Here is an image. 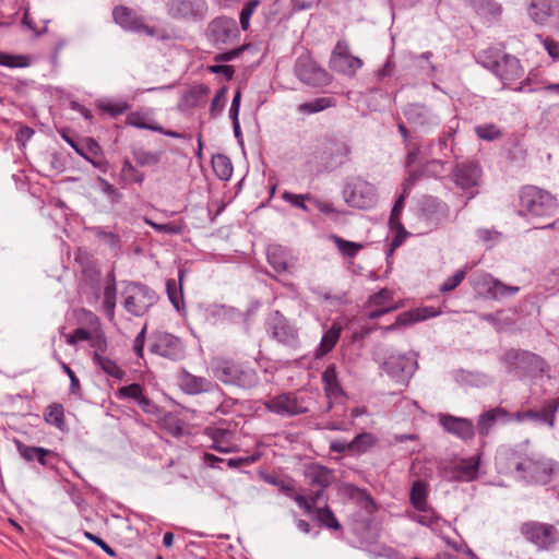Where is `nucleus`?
I'll use <instances>...</instances> for the list:
<instances>
[{
  "label": "nucleus",
  "instance_id": "obj_1",
  "mask_svg": "<svg viewBox=\"0 0 559 559\" xmlns=\"http://www.w3.org/2000/svg\"><path fill=\"white\" fill-rule=\"evenodd\" d=\"M350 153V145L346 141L329 136L313 147L308 163L313 164L319 171H332L344 165Z\"/></svg>",
  "mask_w": 559,
  "mask_h": 559
},
{
  "label": "nucleus",
  "instance_id": "obj_2",
  "mask_svg": "<svg viewBox=\"0 0 559 559\" xmlns=\"http://www.w3.org/2000/svg\"><path fill=\"white\" fill-rule=\"evenodd\" d=\"M211 370L214 378L226 385L251 389L259 383L253 368L233 359L215 358L211 361Z\"/></svg>",
  "mask_w": 559,
  "mask_h": 559
},
{
  "label": "nucleus",
  "instance_id": "obj_3",
  "mask_svg": "<svg viewBox=\"0 0 559 559\" xmlns=\"http://www.w3.org/2000/svg\"><path fill=\"white\" fill-rule=\"evenodd\" d=\"M556 198L548 191L536 186H524L519 191V210L521 216L546 217L557 213Z\"/></svg>",
  "mask_w": 559,
  "mask_h": 559
},
{
  "label": "nucleus",
  "instance_id": "obj_4",
  "mask_svg": "<svg viewBox=\"0 0 559 559\" xmlns=\"http://www.w3.org/2000/svg\"><path fill=\"white\" fill-rule=\"evenodd\" d=\"M507 371L519 379L543 376L547 369L546 360L539 355L520 348H510L501 356Z\"/></svg>",
  "mask_w": 559,
  "mask_h": 559
},
{
  "label": "nucleus",
  "instance_id": "obj_5",
  "mask_svg": "<svg viewBox=\"0 0 559 559\" xmlns=\"http://www.w3.org/2000/svg\"><path fill=\"white\" fill-rule=\"evenodd\" d=\"M417 356L415 352L391 353L384 358L381 367L396 384L406 388L418 369Z\"/></svg>",
  "mask_w": 559,
  "mask_h": 559
},
{
  "label": "nucleus",
  "instance_id": "obj_6",
  "mask_svg": "<svg viewBox=\"0 0 559 559\" xmlns=\"http://www.w3.org/2000/svg\"><path fill=\"white\" fill-rule=\"evenodd\" d=\"M154 289L139 282H130L124 289V309L132 316L141 317L157 302Z\"/></svg>",
  "mask_w": 559,
  "mask_h": 559
},
{
  "label": "nucleus",
  "instance_id": "obj_7",
  "mask_svg": "<svg viewBox=\"0 0 559 559\" xmlns=\"http://www.w3.org/2000/svg\"><path fill=\"white\" fill-rule=\"evenodd\" d=\"M483 170L475 160L457 162L451 173V179L457 188L467 194V202L478 194V187L481 182Z\"/></svg>",
  "mask_w": 559,
  "mask_h": 559
},
{
  "label": "nucleus",
  "instance_id": "obj_8",
  "mask_svg": "<svg viewBox=\"0 0 559 559\" xmlns=\"http://www.w3.org/2000/svg\"><path fill=\"white\" fill-rule=\"evenodd\" d=\"M345 202L356 209L367 210L373 207L378 202L377 189L370 182L355 178L347 182L343 190Z\"/></svg>",
  "mask_w": 559,
  "mask_h": 559
},
{
  "label": "nucleus",
  "instance_id": "obj_9",
  "mask_svg": "<svg viewBox=\"0 0 559 559\" xmlns=\"http://www.w3.org/2000/svg\"><path fill=\"white\" fill-rule=\"evenodd\" d=\"M266 324L271 336L278 343L294 349L300 346L298 328L290 320L284 317L281 311H273L269 317Z\"/></svg>",
  "mask_w": 559,
  "mask_h": 559
},
{
  "label": "nucleus",
  "instance_id": "obj_10",
  "mask_svg": "<svg viewBox=\"0 0 559 559\" xmlns=\"http://www.w3.org/2000/svg\"><path fill=\"white\" fill-rule=\"evenodd\" d=\"M294 72L302 83L313 87H323L331 82L330 74L308 55L297 58Z\"/></svg>",
  "mask_w": 559,
  "mask_h": 559
},
{
  "label": "nucleus",
  "instance_id": "obj_11",
  "mask_svg": "<svg viewBox=\"0 0 559 559\" xmlns=\"http://www.w3.org/2000/svg\"><path fill=\"white\" fill-rule=\"evenodd\" d=\"M239 35L236 20L225 15L213 19L205 31L206 38L216 47L231 44Z\"/></svg>",
  "mask_w": 559,
  "mask_h": 559
},
{
  "label": "nucleus",
  "instance_id": "obj_12",
  "mask_svg": "<svg viewBox=\"0 0 559 559\" xmlns=\"http://www.w3.org/2000/svg\"><path fill=\"white\" fill-rule=\"evenodd\" d=\"M520 532L527 542L534 544L538 549H548L555 544L558 535L554 525L536 521L522 523Z\"/></svg>",
  "mask_w": 559,
  "mask_h": 559
},
{
  "label": "nucleus",
  "instance_id": "obj_13",
  "mask_svg": "<svg viewBox=\"0 0 559 559\" xmlns=\"http://www.w3.org/2000/svg\"><path fill=\"white\" fill-rule=\"evenodd\" d=\"M166 7L171 17L194 22L202 21L209 10L205 0H170Z\"/></svg>",
  "mask_w": 559,
  "mask_h": 559
},
{
  "label": "nucleus",
  "instance_id": "obj_14",
  "mask_svg": "<svg viewBox=\"0 0 559 559\" xmlns=\"http://www.w3.org/2000/svg\"><path fill=\"white\" fill-rule=\"evenodd\" d=\"M112 19L115 23L127 32L144 33L151 37L157 34V29L154 26L146 25L141 15L126 5L115 7Z\"/></svg>",
  "mask_w": 559,
  "mask_h": 559
},
{
  "label": "nucleus",
  "instance_id": "obj_15",
  "mask_svg": "<svg viewBox=\"0 0 559 559\" xmlns=\"http://www.w3.org/2000/svg\"><path fill=\"white\" fill-rule=\"evenodd\" d=\"M150 350L171 360H178L185 356L181 340L167 332L154 334V342L151 344Z\"/></svg>",
  "mask_w": 559,
  "mask_h": 559
},
{
  "label": "nucleus",
  "instance_id": "obj_16",
  "mask_svg": "<svg viewBox=\"0 0 559 559\" xmlns=\"http://www.w3.org/2000/svg\"><path fill=\"white\" fill-rule=\"evenodd\" d=\"M266 409L281 416H297L306 414L308 407L294 393H283L271 397L264 403Z\"/></svg>",
  "mask_w": 559,
  "mask_h": 559
},
{
  "label": "nucleus",
  "instance_id": "obj_17",
  "mask_svg": "<svg viewBox=\"0 0 559 559\" xmlns=\"http://www.w3.org/2000/svg\"><path fill=\"white\" fill-rule=\"evenodd\" d=\"M179 386L187 394H200L213 391L218 401L224 396L222 389L204 377L194 376L187 370L179 374Z\"/></svg>",
  "mask_w": 559,
  "mask_h": 559
},
{
  "label": "nucleus",
  "instance_id": "obj_18",
  "mask_svg": "<svg viewBox=\"0 0 559 559\" xmlns=\"http://www.w3.org/2000/svg\"><path fill=\"white\" fill-rule=\"evenodd\" d=\"M403 115L408 123L423 131H427L439 124L438 117L424 104H407L403 109Z\"/></svg>",
  "mask_w": 559,
  "mask_h": 559
},
{
  "label": "nucleus",
  "instance_id": "obj_19",
  "mask_svg": "<svg viewBox=\"0 0 559 559\" xmlns=\"http://www.w3.org/2000/svg\"><path fill=\"white\" fill-rule=\"evenodd\" d=\"M527 463L522 474L523 479L539 485L551 481L556 465L551 460L530 457Z\"/></svg>",
  "mask_w": 559,
  "mask_h": 559
},
{
  "label": "nucleus",
  "instance_id": "obj_20",
  "mask_svg": "<svg viewBox=\"0 0 559 559\" xmlns=\"http://www.w3.org/2000/svg\"><path fill=\"white\" fill-rule=\"evenodd\" d=\"M493 74L502 82L503 87L506 88L523 76L524 69L519 58L510 53H503Z\"/></svg>",
  "mask_w": 559,
  "mask_h": 559
},
{
  "label": "nucleus",
  "instance_id": "obj_21",
  "mask_svg": "<svg viewBox=\"0 0 559 559\" xmlns=\"http://www.w3.org/2000/svg\"><path fill=\"white\" fill-rule=\"evenodd\" d=\"M448 213V205L436 197L425 195L419 201V215L431 225L439 224Z\"/></svg>",
  "mask_w": 559,
  "mask_h": 559
},
{
  "label": "nucleus",
  "instance_id": "obj_22",
  "mask_svg": "<svg viewBox=\"0 0 559 559\" xmlns=\"http://www.w3.org/2000/svg\"><path fill=\"white\" fill-rule=\"evenodd\" d=\"M440 424L447 432L452 433L462 440H471L475 435L473 421L467 418L441 415Z\"/></svg>",
  "mask_w": 559,
  "mask_h": 559
},
{
  "label": "nucleus",
  "instance_id": "obj_23",
  "mask_svg": "<svg viewBox=\"0 0 559 559\" xmlns=\"http://www.w3.org/2000/svg\"><path fill=\"white\" fill-rule=\"evenodd\" d=\"M418 181L417 173H411L409 176L404 180L402 188V194L396 199L390 214L389 225L391 229H400L405 233V228L400 219L402 211L405 205V199L407 198L411 188Z\"/></svg>",
  "mask_w": 559,
  "mask_h": 559
},
{
  "label": "nucleus",
  "instance_id": "obj_24",
  "mask_svg": "<svg viewBox=\"0 0 559 559\" xmlns=\"http://www.w3.org/2000/svg\"><path fill=\"white\" fill-rule=\"evenodd\" d=\"M498 459L504 468L523 474L530 456L519 448H502L498 453Z\"/></svg>",
  "mask_w": 559,
  "mask_h": 559
},
{
  "label": "nucleus",
  "instance_id": "obj_25",
  "mask_svg": "<svg viewBox=\"0 0 559 559\" xmlns=\"http://www.w3.org/2000/svg\"><path fill=\"white\" fill-rule=\"evenodd\" d=\"M481 285L487 295L496 300L515 295L520 290L518 286L507 285L489 274L481 276Z\"/></svg>",
  "mask_w": 559,
  "mask_h": 559
},
{
  "label": "nucleus",
  "instance_id": "obj_26",
  "mask_svg": "<svg viewBox=\"0 0 559 559\" xmlns=\"http://www.w3.org/2000/svg\"><path fill=\"white\" fill-rule=\"evenodd\" d=\"M343 326L340 322H333L332 325L324 331L319 346L313 353L314 359H321L333 350L337 344Z\"/></svg>",
  "mask_w": 559,
  "mask_h": 559
},
{
  "label": "nucleus",
  "instance_id": "obj_27",
  "mask_svg": "<svg viewBox=\"0 0 559 559\" xmlns=\"http://www.w3.org/2000/svg\"><path fill=\"white\" fill-rule=\"evenodd\" d=\"M322 383L324 392L329 399L328 411L332 408V399H337L344 395V391L340 384L336 366L334 364L329 365L322 373Z\"/></svg>",
  "mask_w": 559,
  "mask_h": 559
},
{
  "label": "nucleus",
  "instance_id": "obj_28",
  "mask_svg": "<svg viewBox=\"0 0 559 559\" xmlns=\"http://www.w3.org/2000/svg\"><path fill=\"white\" fill-rule=\"evenodd\" d=\"M511 420V414L502 407H497L485 412L479 416L477 428L481 436L489 433L491 427L497 421L507 423Z\"/></svg>",
  "mask_w": 559,
  "mask_h": 559
},
{
  "label": "nucleus",
  "instance_id": "obj_29",
  "mask_svg": "<svg viewBox=\"0 0 559 559\" xmlns=\"http://www.w3.org/2000/svg\"><path fill=\"white\" fill-rule=\"evenodd\" d=\"M511 420V414L502 407H497L485 412L479 416L477 428L481 436L489 433L491 427L497 421L507 423Z\"/></svg>",
  "mask_w": 559,
  "mask_h": 559
},
{
  "label": "nucleus",
  "instance_id": "obj_30",
  "mask_svg": "<svg viewBox=\"0 0 559 559\" xmlns=\"http://www.w3.org/2000/svg\"><path fill=\"white\" fill-rule=\"evenodd\" d=\"M511 420V414L502 407H497L485 412L479 416L477 428L481 436L489 433L491 427L497 421L507 423Z\"/></svg>",
  "mask_w": 559,
  "mask_h": 559
},
{
  "label": "nucleus",
  "instance_id": "obj_31",
  "mask_svg": "<svg viewBox=\"0 0 559 559\" xmlns=\"http://www.w3.org/2000/svg\"><path fill=\"white\" fill-rule=\"evenodd\" d=\"M511 420V414L502 407H497L485 412L479 416L477 428L481 436L489 433L491 427L497 421L507 423Z\"/></svg>",
  "mask_w": 559,
  "mask_h": 559
},
{
  "label": "nucleus",
  "instance_id": "obj_32",
  "mask_svg": "<svg viewBox=\"0 0 559 559\" xmlns=\"http://www.w3.org/2000/svg\"><path fill=\"white\" fill-rule=\"evenodd\" d=\"M305 476L311 487L328 488L334 479L332 469L322 465L310 466Z\"/></svg>",
  "mask_w": 559,
  "mask_h": 559
},
{
  "label": "nucleus",
  "instance_id": "obj_33",
  "mask_svg": "<svg viewBox=\"0 0 559 559\" xmlns=\"http://www.w3.org/2000/svg\"><path fill=\"white\" fill-rule=\"evenodd\" d=\"M427 484L421 479L415 480L411 488L409 501L417 511L423 513H428V511H430V507L427 502Z\"/></svg>",
  "mask_w": 559,
  "mask_h": 559
},
{
  "label": "nucleus",
  "instance_id": "obj_34",
  "mask_svg": "<svg viewBox=\"0 0 559 559\" xmlns=\"http://www.w3.org/2000/svg\"><path fill=\"white\" fill-rule=\"evenodd\" d=\"M554 0H528L527 12L537 24H545L551 15Z\"/></svg>",
  "mask_w": 559,
  "mask_h": 559
},
{
  "label": "nucleus",
  "instance_id": "obj_35",
  "mask_svg": "<svg viewBox=\"0 0 559 559\" xmlns=\"http://www.w3.org/2000/svg\"><path fill=\"white\" fill-rule=\"evenodd\" d=\"M503 49H504L503 45L501 48L488 47L486 49H483L478 52L477 62L481 67L489 70L491 73H493L496 68H498L499 62L502 59V56L504 53Z\"/></svg>",
  "mask_w": 559,
  "mask_h": 559
},
{
  "label": "nucleus",
  "instance_id": "obj_36",
  "mask_svg": "<svg viewBox=\"0 0 559 559\" xmlns=\"http://www.w3.org/2000/svg\"><path fill=\"white\" fill-rule=\"evenodd\" d=\"M183 276H185L183 270H179V274H178L179 287L177 286V283L174 278H168L166 281V292H167L168 298L177 311H180L183 308V293H182Z\"/></svg>",
  "mask_w": 559,
  "mask_h": 559
},
{
  "label": "nucleus",
  "instance_id": "obj_37",
  "mask_svg": "<svg viewBox=\"0 0 559 559\" xmlns=\"http://www.w3.org/2000/svg\"><path fill=\"white\" fill-rule=\"evenodd\" d=\"M93 362L98 366L106 374L122 380L126 372L117 365V362L108 357L103 356L98 352H94L92 356Z\"/></svg>",
  "mask_w": 559,
  "mask_h": 559
},
{
  "label": "nucleus",
  "instance_id": "obj_38",
  "mask_svg": "<svg viewBox=\"0 0 559 559\" xmlns=\"http://www.w3.org/2000/svg\"><path fill=\"white\" fill-rule=\"evenodd\" d=\"M361 59L349 53L346 57H336L334 63L331 64L330 67L332 70L338 73L353 76L356 73V71L361 68Z\"/></svg>",
  "mask_w": 559,
  "mask_h": 559
},
{
  "label": "nucleus",
  "instance_id": "obj_39",
  "mask_svg": "<svg viewBox=\"0 0 559 559\" xmlns=\"http://www.w3.org/2000/svg\"><path fill=\"white\" fill-rule=\"evenodd\" d=\"M378 443V438L370 432H361L349 442V454H362Z\"/></svg>",
  "mask_w": 559,
  "mask_h": 559
},
{
  "label": "nucleus",
  "instance_id": "obj_40",
  "mask_svg": "<svg viewBox=\"0 0 559 559\" xmlns=\"http://www.w3.org/2000/svg\"><path fill=\"white\" fill-rule=\"evenodd\" d=\"M312 514H314V519L325 528L332 531L342 530L341 523L329 506H324L323 508L317 507Z\"/></svg>",
  "mask_w": 559,
  "mask_h": 559
},
{
  "label": "nucleus",
  "instance_id": "obj_41",
  "mask_svg": "<svg viewBox=\"0 0 559 559\" xmlns=\"http://www.w3.org/2000/svg\"><path fill=\"white\" fill-rule=\"evenodd\" d=\"M212 167L215 175L222 180H228L233 175V164L224 154H216L212 157Z\"/></svg>",
  "mask_w": 559,
  "mask_h": 559
},
{
  "label": "nucleus",
  "instance_id": "obj_42",
  "mask_svg": "<svg viewBox=\"0 0 559 559\" xmlns=\"http://www.w3.org/2000/svg\"><path fill=\"white\" fill-rule=\"evenodd\" d=\"M267 262L276 272H286L288 270V261L285 250L280 246H273L267 250Z\"/></svg>",
  "mask_w": 559,
  "mask_h": 559
},
{
  "label": "nucleus",
  "instance_id": "obj_43",
  "mask_svg": "<svg viewBox=\"0 0 559 559\" xmlns=\"http://www.w3.org/2000/svg\"><path fill=\"white\" fill-rule=\"evenodd\" d=\"M44 419L47 424L59 429L64 426V407L60 403H51L44 413Z\"/></svg>",
  "mask_w": 559,
  "mask_h": 559
},
{
  "label": "nucleus",
  "instance_id": "obj_44",
  "mask_svg": "<svg viewBox=\"0 0 559 559\" xmlns=\"http://www.w3.org/2000/svg\"><path fill=\"white\" fill-rule=\"evenodd\" d=\"M145 175L144 173L138 170L129 159H124L122 162V167L120 170V180L124 185L131 183H142L144 181Z\"/></svg>",
  "mask_w": 559,
  "mask_h": 559
},
{
  "label": "nucleus",
  "instance_id": "obj_45",
  "mask_svg": "<svg viewBox=\"0 0 559 559\" xmlns=\"http://www.w3.org/2000/svg\"><path fill=\"white\" fill-rule=\"evenodd\" d=\"M82 274L85 283L93 289L95 298L97 299L100 294V271L95 264L90 263L83 267Z\"/></svg>",
  "mask_w": 559,
  "mask_h": 559
},
{
  "label": "nucleus",
  "instance_id": "obj_46",
  "mask_svg": "<svg viewBox=\"0 0 559 559\" xmlns=\"http://www.w3.org/2000/svg\"><path fill=\"white\" fill-rule=\"evenodd\" d=\"M61 138L78 153L80 156L88 160L95 168L99 169L103 173L107 171V162L106 160H94L91 159L86 154L83 145L79 144L74 139L69 136L64 131L61 132Z\"/></svg>",
  "mask_w": 559,
  "mask_h": 559
},
{
  "label": "nucleus",
  "instance_id": "obj_47",
  "mask_svg": "<svg viewBox=\"0 0 559 559\" xmlns=\"http://www.w3.org/2000/svg\"><path fill=\"white\" fill-rule=\"evenodd\" d=\"M126 123L131 127L143 130L162 131V127L156 123L148 122L146 115L140 111L130 112L127 116Z\"/></svg>",
  "mask_w": 559,
  "mask_h": 559
},
{
  "label": "nucleus",
  "instance_id": "obj_48",
  "mask_svg": "<svg viewBox=\"0 0 559 559\" xmlns=\"http://www.w3.org/2000/svg\"><path fill=\"white\" fill-rule=\"evenodd\" d=\"M334 106V100L330 97H320V98H316L311 102H307V103H304V104H300L298 106V110L299 112H302V114H316V112H320L326 108H330Z\"/></svg>",
  "mask_w": 559,
  "mask_h": 559
},
{
  "label": "nucleus",
  "instance_id": "obj_49",
  "mask_svg": "<svg viewBox=\"0 0 559 559\" xmlns=\"http://www.w3.org/2000/svg\"><path fill=\"white\" fill-rule=\"evenodd\" d=\"M313 195L310 193L306 194H295L289 191H284L282 194V199L293 206L300 209L307 213L312 212V206L309 204V198H312Z\"/></svg>",
  "mask_w": 559,
  "mask_h": 559
},
{
  "label": "nucleus",
  "instance_id": "obj_50",
  "mask_svg": "<svg viewBox=\"0 0 559 559\" xmlns=\"http://www.w3.org/2000/svg\"><path fill=\"white\" fill-rule=\"evenodd\" d=\"M209 93L210 88L206 85H195L185 94V100L190 107H195L205 100Z\"/></svg>",
  "mask_w": 559,
  "mask_h": 559
},
{
  "label": "nucleus",
  "instance_id": "obj_51",
  "mask_svg": "<svg viewBox=\"0 0 559 559\" xmlns=\"http://www.w3.org/2000/svg\"><path fill=\"white\" fill-rule=\"evenodd\" d=\"M88 230L98 239L104 240L110 248L116 249L120 247L121 240L118 234L107 231L102 226L90 227Z\"/></svg>",
  "mask_w": 559,
  "mask_h": 559
},
{
  "label": "nucleus",
  "instance_id": "obj_52",
  "mask_svg": "<svg viewBox=\"0 0 559 559\" xmlns=\"http://www.w3.org/2000/svg\"><path fill=\"white\" fill-rule=\"evenodd\" d=\"M443 170L444 163L441 159H431L424 164L419 170H414L413 173H417L419 180L421 177H439Z\"/></svg>",
  "mask_w": 559,
  "mask_h": 559
},
{
  "label": "nucleus",
  "instance_id": "obj_53",
  "mask_svg": "<svg viewBox=\"0 0 559 559\" xmlns=\"http://www.w3.org/2000/svg\"><path fill=\"white\" fill-rule=\"evenodd\" d=\"M478 468V460L475 457H471L469 460L463 461L461 464H459L456 471L462 479L473 480L477 477Z\"/></svg>",
  "mask_w": 559,
  "mask_h": 559
},
{
  "label": "nucleus",
  "instance_id": "obj_54",
  "mask_svg": "<svg viewBox=\"0 0 559 559\" xmlns=\"http://www.w3.org/2000/svg\"><path fill=\"white\" fill-rule=\"evenodd\" d=\"M133 158L139 166H155L160 162V154L138 148L132 152Z\"/></svg>",
  "mask_w": 559,
  "mask_h": 559
},
{
  "label": "nucleus",
  "instance_id": "obj_55",
  "mask_svg": "<svg viewBox=\"0 0 559 559\" xmlns=\"http://www.w3.org/2000/svg\"><path fill=\"white\" fill-rule=\"evenodd\" d=\"M333 239L337 249L344 257L354 258L362 249L361 243L345 240L338 236H333Z\"/></svg>",
  "mask_w": 559,
  "mask_h": 559
},
{
  "label": "nucleus",
  "instance_id": "obj_56",
  "mask_svg": "<svg viewBox=\"0 0 559 559\" xmlns=\"http://www.w3.org/2000/svg\"><path fill=\"white\" fill-rule=\"evenodd\" d=\"M476 135L485 141H495L502 136V131L493 123H485L475 127Z\"/></svg>",
  "mask_w": 559,
  "mask_h": 559
},
{
  "label": "nucleus",
  "instance_id": "obj_57",
  "mask_svg": "<svg viewBox=\"0 0 559 559\" xmlns=\"http://www.w3.org/2000/svg\"><path fill=\"white\" fill-rule=\"evenodd\" d=\"M98 107L111 117H118L124 114L130 108V105L123 100H106L99 103Z\"/></svg>",
  "mask_w": 559,
  "mask_h": 559
},
{
  "label": "nucleus",
  "instance_id": "obj_58",
  "mask_svg": "<svg viewBox=\"0 0 559 559\" xmlns=\"http://www.w3.org/2000/svg\"><path fill=\"white\" fill-rule=\"evenodd\" d=\"M227 86H222L213 97L210 106V116L211 118H216L225 108L226 105V95H227Z\"/></svg>",
  "mask_w": 559,
  "mask_h": 559
},
{
  "label": "nucleus",
  "instance_id": "obj_59",
  "mask_svg": "<svg viewBox=\"0 0 559 559\" xmlns=\"http://www.w3.org/2000/svg\"><path fill=\"white\" fill-rule=\"evenodd\" d=\"M259 5H260V0H249L242 7V9L240 11L239 22H240V26L243 31H247L249 28L250 19Z\"/></svg>",
  "mask_w": 559,
  "mask_h": 559
},
{
  "label": "nucleus",
  "instance_id": "obj_60",
  "mask_svg": "<svg viewBox=\"0 0 559 559\" xmlns=\"http://www.w3.org/2000/svg\"><path fill=\"white\" fill-rule=\"evenodd\" d=\"M559 409V397L547 400L543 407L544 423L554 427L555 425V416Z\"/></svg>",
  "mask_w": 559,
  "mask_h": 559
},
{
  "label": "nucleus",
  "instance_id": "obj_61",
  "mask_svg": "<svg viewBox=\"0 0 559 559\" xmlns=\"http://www.w3.org/2000/svg\"><path fill=\"white\" fill-rule=\"evenodd\" d=\"M143 395V388L139 383H131L118 389L117 396L119 399H130L135 403Z\"/></svg>",
  "mask_w": 559,
  "mask_h": 559
},
{
  "label": "nucleus",
  "instance_id": "obj_62",
  "mask_svg": "<svg viewBox=\"0 0 559 559\" xmlns=\"http://www.w3.org/2000/svg\"><path fill=\"white\" fill-rule=\"evenodd\" d=\"M418 322V318L416 317L415 310L404 311L400 313L395 322L389 326L385 328L388 331H394L402 326H408L414 323Z\"/></svg>",
  "mask_w": 559,
  "mask_h": 559
},
{
  "label": "nucleus",
  "instance_id": "obj_63",
  "mask_svg": "<svg viewBox=\"0 0 559 559\" xmlns=\"http://www.w3.org/2000/svg\"><path fill=\"white\" fill-rule=\"evenodd\" d=\"M264 480L270 485L276 486L280 491L287 497H292V493L295 491V487L292 481H287L278 476L266 475Z\"/></svg>",
  "mask_w": 559,
  "mask_h": 559
},
{
  "label": "nucleus",
  "instance_id": "obj_64",
  "mask_svg": "<svg viewBox=\"0 0 559 559\" xmlns=\"http://www.w3.org/2000/svg\"><path fill=\"white\" fill-rule=\"evenodd\" d=\"M0 66L8 68H23L28 66V61L24 56H14L2 52L0 53Z\"/></svg>",
  "mask_w": 559,
  "mask_h": 559
}]
</instances>
